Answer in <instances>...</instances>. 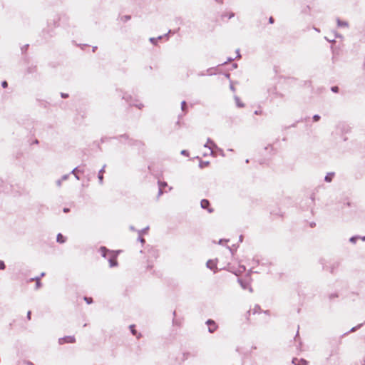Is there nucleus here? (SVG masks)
Listing matches in <instances>:
<instances>
[{"instance_id":"f257e3e1","label":"nucleus","mask_w":365,"mask_h":365,"mask_svg":"<svg viewBox=\"0 0 365 365\" xmlns=\"http://www.w3.org/2000/svg\"><path fill=\"white\" fill-rule=\"evenodd\" d=\"M200 207L202 209H207L209 213H212L213 212V209L210 207V202L206 199L201 200Z\"/></svg>"},{"instance_id":"f03ea898","label":"nucleus","mask_w":365,"mask_h":365,"mask_svg":"<svg viewBox=\"0 0 365 365\" xmlns=\"http://www.w3.org/2000/svg\"><path fill=\"white\" fill-rule=\"evenodd\" d=\"M215 145L214 144V143L210 138H208L207 142L206 144L204 145V147L207 148L208 149L209 153H204V156H207V155H212L213 151H212V146H215Z\"/></svg>"},{"instance_id":"7ed1b4c3","label":"nucleus","mask_w":365,"mask_h":365,"mask_svg":"<svg viewBox=\"0 0 365 365\" xmlns=\"http://www.w3.org/2000/svg\"><path fill=\"white\" fill-rule=\"evenodd\" d=\"M60 344L64 343H73L75 341V338L73 336H67L58 339Z\"/></svg>"},{"instance_id":"20e7f679","label":"nucleus","mask_w":365,"mask_h":365,"mask_svg":"<svg viewBox=\"0 0 365 365\" xmlns=\"http://www.w3.org/2000/svg\"><path fill=\"white\" fill-rule=\"evenodd\" d=\"M110 257H108V262L110 267H115L118 265V262L116 260L117 254H113V252L110 254Z\"/></svg>"},{"instance_id":"39448f33","label":"nucleus","mask_w":365,"mask_h":365,"mask_svg":"<svg viewBox=\"0 0 365 365\" xmlns=\"http://www.w3.org/2000/svg\"><path fill=\"white\" fill-rule=\"evenodd\" d=\"M206 324H207L208 326V331L210 333H212L213 331H215L217 329V325L215 324V322L211 319H208L206 322Z\"/></svg>"},{"instance_id":"423d86ee","label":"nucleus","mask_w":365,"mask_h":365,"mask_svg":"<svg viewBox=\"0 0 365 365\" xmlns=\"http://www.w3.org/2000/svg\"><path fill=\"white\" fill-rule=\"evenodd\" d=\"M207 267L211 270H213L215 272V269H217V262L214 259H210L207 262Z\"/></svg>"},{"instance_id":"0eeeda50","label":"nucleus","mask_w":365,"mask_h":365,"mask_svg":"<svg viewBox=\"0 0 365 365\" xmlns=\"http://www.w3.org/2000/svg\"><path fill=\"white\" fill-rule=\"evenodd\" d=\"M238 282H240V284H241L242 287L244 289H249V291L250 292H252V289L250 287V282H244L242 279H238Z\"/></svg>"},{"instance_id":"6e6552de","label":"nucleus","mask_w":365,"mask_h":365,"mask_svg":"<svg viewBox=\"0 0 365 365\" xmlns=\"http://www.w3.org/2000/svg\"><path fill=\"white\" fill-rule=\"evenodd\" d=\"M100 252L102 255V256L105 258L107 257V255L109 253V254H111L112 252H110L109 250H108L105 247H101L100 248Z\"/></svg>"},{"instance_id":"1a4fd4ad","label":"nucleus","mask_w":365,"mask_h":365,"mask_svg":"<svg viewBox=\"0 0 365 365\" xmlns=\"http://www.w3.org/2000/svg\"><path fill=\"white\" fill-rule=\"evenodd\" d=\"M105 168H106V165H103V168L99 170V173H98V178L99 182L101 184L103 183V173L104 172Z\"/></svg>"},{"instance_id":"9d476101","label":"nucleus","mask_w":365,"mask_h":365,"mask_svg":"<svg viewBox=\"0 0 365 365\" xmlns=\"http://www.w3.org/2000/svg\"><path fill=\"white\" fill-rule=\"evenodd\" d=\"M66 241L64 237L61 234H58L57 235V242L60 243H63Z\"/></svg>"},{"instance_id":"9b49d317","label":"nucleus","mask_w":365,"mask_h":365,"mask_svg":"<svg viewBox=\"0 0 365 365\" xmlns=\"http://www.w3.org/2000/svg\"><path fill=\"white\" fill-rule=\"evenodd\" d=\"M166 185H167L166 182H160L159 183V186H160V190H159V192H158L159 195H160L163 193L162 189L164 187H165Z\"/></svg>"},{"instance_id":"f8f14e48","label":"nucleus","mask_w":365,"mask_h":365,"mask_svg":"<svg viewBox=\"0 0 365 365\" xmlns=\"http://www.w3.org/2000/svg\"><path fill=\"white\" fill-rule=\"evenodd\" d=\"M334 176V173H329L326 177H325V180L327 181V182H331V180H332V178Z\"/></svg>"},{"instance_id":"ddd939ff","label":"nucleus","mask_w":365,"mask_h":365,"mask_svg":"<svg viewBox=\"0 0 365 365\" xmlns=\"http://www.w3.org/2000/svg\"><path fill=\"white\" fill-rule=\"evenodd\" d=\"M162 36H160L158 38H150V41L154 44H155L159 39H161Z\"/></svg>"},{"instance_id":"4468645a","label":"nucleus","mask_w":365,"mask_h":365,"mask_svg":"<svg viewBox=\"0 0 365 365\" xmlns=\"http://www.w3.org/2000/svg\"><path fill=\"white\" fill-rule=\"evenodd\" d=\"M235 100L238 107H243V104L240 102V98L237 96L235 97Z\"/></svg>"},{"instance_id":"2eb2a0df","label":"nucleus","mask_w":365,"mask_h":365,"mask_svg":"<svg viewBox=\"0 0 365 365\" xmlns=\"http://www.w3.org/2000/svg\"><path fill=\"white\" fill-rule=\"evenodd\" d=\"M209 164V162L206 161V162H202L200 163V168H203L204 166H206Z\"/></svg>"},{"instance_id":"dca6fc26","label":"nucleus","mask_w":365,"mask_h":365,"mask_svg":"<svg viewBox=\"0 0 365 365\" xmlns=\"http://www.w3.org/2000/svg\"><path fill=\"white\" fill-rule=\"evenodd\" d=\"M298 365H307V362L305 360L301 359Z\"/></svg>"},{"instance_id":"f3484780","label":"nucleus","mask_w":365,"mask_h":365,"mask_svg":"<svg viewBox=\"0 0 365 365\" xmlns=\"http://www.w3.org/2000/svg\"><path fill=\"white\" fill-rule=\"evenodd\" d=\"M5 268V264L3 261L0 260V269H4Z\"/></svg>"},{"instance_id":"a211bd4d","label":"nucleus","mask_w":365,"mask_h":365,"mask_svg":"<svg viewBox=\"0 0 365 365\" xmlns=\"http://www.w3.org/2000/svg\"><path fill=\"white\" fill-rule=\"evenodd\" d=\"M84 299L88 304H91L92 302V299L91 298L85 297Z\"/></svg>"},{"instance_id":"6ab92c4d","label":"nucleus","mask_w":365,"mask_h":365,"mask_svg":"<svg viewBox=\"0 0 365 365\" xmlns=\"http://www.w3.org/2000/svg\"><path fill=\"white\" fill-rule=\"evenodd\" d=\"M259 306H255V307L254 308V310H253V313H256L258 312V310L259 309Z\"/></svg>"},{"instance_id":"aec40b11","label":"nucleus","mask_w":365,"mask_h":365,"mask_svg":"<svg viewBox=\"0 0 365 365\" xmlns=\"http://www.w3.org/2000/svg\"><path fill=\"white\" fill-rule=\"evenodd\" d=\"M181 154L183 155H188V152L185 150H183L181 151Z\"/></svg>"},{"instance_id":"412c9836","label":"nucleus","mask_w":365,"mask_h":365,"mask_svg":"<svg viewBox=\"0 0 365 365\" xmlns=\"http://www.w3.org/2000/svg\"><path fill=\"white\" fill-rule=\"evenodd\" d=\"M133 327H134L133 325L130 326V328L131 329V332L133 333V334H135V330L133 329Z\"/></svg>"},{"instance_id":"4be33fe9","label":"nucleus","mask_w":365,"mask_h":365,"mask_svg":"<svg viewBox=\"0 0 365 365\" xmlns=\"http://www.w3.org/2000/svg\"><path fill=\"white\" fill-rule=\"evenodd\" d=\"M41 284L40 282H36V288L38 289L41 287Z\"/></svg>"},{"instance_id":"5701e85b","label":"nucleus","mask_w":365,"mask_h":365,"mask_svg":"<svg viewBox=\"0 0 365 365\" xmlns=\"http://www.w3.org/2000/svg\"><path fill=\"white\" fill-rule=\"evenodd\" d=\"M68 178V175H64L63 176H62V178H61V180H67Z\"/></svg>"},{"instance_id":"b1692460","label":"nucleus","mask_w":365,"mask_h":365,"mask_svg":"<svg viewBox=\"0 0 365 365\" xmlns=\"http://www.w3.org/2000/svg\"><path fill=\"white\" fill-rule=\"evenodd\" d=\"M41 277H36L34 278H32L31 280H36V282H40Z\"/></svg>"},{"instance_id":"393cba45","label":"nucleus","mask_w":365,"mask_h":365,"mask_svg":"<svg viewBox=\"0 0 365 365\" xmlns=\"http://www.w3.org/2000/svg\"><path fill=\"white\" fill-rule=\"evenodd\" d=\"M1 86L3 88H6L7 86V83L6 81H3L1 83Z\"/></svg>"},{"instance_id":"a878e982","label":"nucleus","mask_w":365,"mask_h":365,"mask_svg":"<svg viewBox=\"0 0 365 365\" xmlns=\"http://www.w3.org/2000/svg\"><path fill=\"white\" fill-rule=\"evenodd\" d=\"M61 182H62L61 180H58L56 181V184L58 187H60L61 185Z\"/></svg>"},{"instance_id":"bb28decb","label":"nucleus","mask_w":365,"mask_h":365,"mask_svg":"<svg viewBox=\"0 0 365 365\" xmlns=\"http://www.w3.org/2000/svg\"><path fill=\"white\" fill-rule=\"evenodd\" d=\"M148 229V227H147L146 228H145L144 230H142L140 231H138L139 234H141L143 232H145Z\"/></svg>"},{"instance_id":"cd10ccee","label":"nucleus","mask_w":365,"mask_h":365,"mask_svg":"<svg viewBox=\"0 0 365 365\" xmlns=\"http://www.w3.org/2000/svg\"><path fill=\"white\" fill-rule=\"evenodd\" d=\"M331 90H332V91H334V92H337V91H338V88H337V87H333V88H331Z\"/></svg>"},{"instance_id":"c85d7f7f","label":"nucleus","mask_w":365,"mask_h":365,"mask_svg":"<svg viewBox=\"0 0 365 365\" xmlns=\"http://www.w3.org/2000/svg\"><path fill=\"white\" fill-rule=\"evenodd\" d=\"M314 120L317 121V120H318L319 119V116L316 115L314 116Z\"/></svg>"},{"instance_id":"c756f323","label":"nucleus","mask_w":365,"mask_h":365,"mask_svg":"<svg viewBox=\"0 0 365 365\" xmlns=\"http://www.w3.org/2000/svg\"><path fill=\"white\" fill-rule=\"evenodd\" d=\"M185 106V101H182L181 103V106H182V109L183 110L184 109V106Z\"/></svg>"},{"instance_id":"7c9ffc66","label":"nucleus","mask_w":365,"mask_h":365,"mask_svg":"<svg viewBox=\"0 0 365 365\" xmlns=\"http://www.w3.org/2000/svg\"><path fill=\"white\" fill-rule=\"evenodd\" d=\"M27 318L29 319H30V318H31V312L30 311H29L28 313H27Z\"/></svg>"},{"instance_id":"2f4dec72","label":"nucleus","mask_w":365,"mask_h":365,"mask_svg":"<svg viewBox=\"0 0 365 365\" xmlns=\"http://www.w3.org/2000/svg\"><path fill=\"white\" fill-rule=\"evenodd\" d=\"M26 365H34L32 362H30V361H26L25 363Z\"/></svg>"},{"instance_id":"473e14b6","label":"nucleus","mask_w":365,"mask_h":365,"mask_svg":"<svg viewBox=\"0 0 365 365\" xmlns=\"http://www.w3.org/2000/svg\"><path fill=\"white\" fill-rule=\"evenodd\" d=\"M269 21L270 24H273V22H274L273 18L270 17L269 19Z\"/></svg>"},{"instance_id":"72a5a7b5","label":"nucleus","mask_w":365,"mask_h":365,"mask_svg":"<svg viewBox=\"0 0 365 365\" xmlns=\"http://www.w3.org/2000/svg\"><path fill=\"white\" fill-rule=\"evenodd\" d=\"M236 54H237V57H240V50H239V49H237V50L236 51Z\"/></svg>"},{"instance_id":"f704fd0d","label":"nucleus","mask_w":365,"mask_h":365,"mask_svg":"<svg viewBox=\"0 0 365 365\" xmlns=\"http://www.w3.org/2000/svg\"><path fill=\"white\" fill-rule=\"evenodd\" d=\"M138 240H139L140 242H142V243H143V242H144V240H143L142 237H140L138 238Z\"/></svg>"},{"instance_id":"c9c22d12","label":"nucleus","mask_w":365,"mask_h":365,"mask_svg":"<svg viewBox=\"0 0 365 365\" xmlns=\"http://www.w3.org/2000/svg\"><path fill=\"white\" fill-rule=\"evenodd\" d=\"M245 267L244 266H242L240 267V269L239 271L241 272V271H245Z\"/></svg>"},{"instance_id":"e433bc0d","label":"nucleus","mask_w":365,"mask_h":365,"mask_svg":"<svg viewBox=\"0 0 365 365\" xmlns=\"http://www.w3.org/2000/svg\"><path fill=\"white\" fill-rule=\"evenodd\" d=\"M76 170H77V168H75L74 169H73V170L71 171V173H76Z\"/></svg>"},{"instance_id":"4c0bfd02","label":"nucleus","mask_w":365,"mask_h":365,"mask_svg":"<svg viewBox=\"0 0 365 365\" xmlns=\"http://www.w3.org/2000/svg\"><path fill=\"white\" fill-rule=\"evenodd\" d=\"M350 240H351V242H355V237H351V238L350 239Z\"/></svg>"},{"instance_id":"58836bf2","label":"nucleus","mask_w":365,"mask_h":365,"mask_svg":"<svg viewBox=\"0 0 365 365\" xmlns=\"http://www.w3.org/2000/svg\"><path fill=\"white\" fill-rule=\"evenodd\" d=\"M232 60H233V58H227V61H232Z\"/></svg>"},{"instance_id":"ea45409f","label":"nucleus","mask_w":365,"mask_h":365,"mask_svg":"<svg viewBox=\"0 0 365 365\" xmlns=\"http://www.w3.org/2000/svg\"><path fill=\"white\" fill-rule=\"evenodd\" d=\"M75 178L77 179V180H79V177L75 174Z\"/></svg>"},{"instance_id":"a19ab883","label":"nucleus","mask_w":365,"mask_h":365,"mask_svg":"<svg viewBox=\"0 0 365 365\" xmlns=\"http://www.w3.org/2000/svg\"><path fill=\"white\" fill-rule=\"evenodd\" d=\"M230 88L232 90V91H235V88L232 86H230Z\"/></svg>"},{"instance_id":"79ce46f5","label":"nucleus","mask_w":365,"mask_h":365,"mask_svg":"<svg viewBox=\"0 0 365 365\" xmlns=\"http://www.w3.org/2000/svg\"><path fill=\"white\" fill-rule=\"evenodd\" d=\"M61 96H62V97H66L67 96V95L63 94V93L61 94Z\"/></svg>"},{"instance_id":"37998d69","label":"nucleus","mask_w":365,"mask_h":365,"mask_svg":"<svg viewBox=\"0 0 365 365\" xmlns=\"http://www.w3.org/2000/svg\"><path fill=\"white\" fill-rule=\"evenodd\" d=\"M222 240H219V244H222Z\"/></svg>"},{"instance_id":"c03bdc74","label":"nucleus","mask_w":365,"mask_h":365,"mask_svg":"<svg viewBox=\"0 0 365 365\" xmlns=\"http://www.w3.org/2000/svg\"><path fill=\"white\" fill-rule=\"evenodd\" d=\"M131 230H135L134 227L133 226L130 227Z\"/></svg>"},{"instance_id":"a18cd8bd","label":"nucleus","mask_w":365,"mask_h":365,"mask_svg":"<svg viewBox=\"0 0 365 365\" xmlns=\"http://www.w3.org/2000/svg\"><path fill=\"white\" fill-rule=\"evenodd\" d=\"M68 209H66V208H65V209L63 210V211H64V212H68Z\"/></svg>"},{"instance_id":"49530a36","label":"nucleus","mask_w":365,"mask_h":365,"mask_svg":"<svg viewBox=\"0 0 365 365\" xmlns=\"http://www.w3.org/2000/svg\"><path fill=\"white\" fill-rule=\"evenodd\" d=\"M43 276H44V273H43V272L41 274V276H40V277H43Z\"/></svg>"},{"instance_id":"de8ad7c7","label":"nucleus","mask_w":365,"mask_h":365,"mask_svg":"<svg viewBox=\"0 0 365 365\" xmlns=\"http://www.w3.org/2000/svg\"><path fill=\"white\" fill-rule=\"evenodd\" d=\"M294 361H295V359H292V363L294 364Z\"/></svg>"},{"instance_id":"09e8293b","label":"nucleus","mask_w":365,"mask_h":365,"mask_svg":"<svg viewBox=\"0 0 365 365\" xmlns=\"http://www.w3.org/2000/svg\"><path fill=\"white\" fill-rule=\"evenodd\" d=\"M130 17L129 16H125V19H129Z\"/></svg>"},{"instance_id":"8fccbe9b","label":"nucleus","mask_w":365,"mask_h":365,"mask_svg":"<svg viewBox=\"0 0 365 365\" xmlns=\"http://www.w3.org/2000/svg\"><path fill=\"white\" fill-rule=\"evenodd\" d=\"M135 106H138V107H139V108H140V106H139V105H138V104H135Z\"/></svg>"}]
</instances>
